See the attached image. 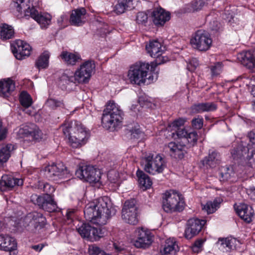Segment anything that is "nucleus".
I'll return each instance as SVG.
<instances>
[{
	"instance_id": "2",
	"label": "nucleus",
	"mask_w": 255,
	"mask_h": 255,
	"mask_svg": "<svg viewBox=\"0 0 255 255\" xmlns=\"http://www.w3.org/2000/svg\"><path fill=\"white\" fill-rule=\"evenodd\" d=\"M107 197L98 198L96 202L89 203L85 207V218L94 224L103 225L106 224L107 220L111 217L114 210L108 204Z\"/></svg>"
},
{
	"instance_id": "45",
	"label": "nucleus",
	"mask_w": 255,
	"mask_h": 255,
	"mask_svg": "<svg viewBox=\"0 0 255 255\" xmlns=\"http://www.w3.org/2000/svg\"><path fill=\"white\" fill-rule=\"evenodd\" d=\"M49 107L54 110L57 108H65V104L63 100H58L55 99H49L47 100Z\"/></svg>"
},
{
	"instance_id": "23",
	"label": "nucleus",
	"mask_w": 255,
	"mask_h": 255,
	"mask_svg": "<svg viewBox=\"0 0 255 255\" xmlns=\"http://www.w3.org/2000/svg\"><path fill=\"white\" fill-rule=\"evenodd\" d=\"M221 162V155L219 152L214 149H210L208 155L201 161L202 164L207 168H214L219 165Z\"/></svg>"
},
{
	"instance_id": "63",
	"label": "nucleus",
	"mask_w": 255,
	"mask_h": 255,
	"mask_svg": "<svg viewBox=\"0 0 255 255\" xmlns=\"http://www.w3.org/2000/svg\"><path fill=\"white\" fill-rule=\"evenodd\" d=\"M65 20H67V16L66 15H61L60 16V17L57 20V22H58V23L60 25H62V23Z\"/></svg>"
},
{
	"instance_id": "42",
	"label": "nucleus",
	"mask_w": 255,
	"mask_h": 255,
	"mask_svg": "<svg viewBox=\"0 0 255 255\" xmlns=\"http://www.w3.org/2000/svg\"><path fill=\"white\" fill-rule=\"evenodd\" d=\"M19 100L21 105L25 108L30 107L33 102L30 95L25 91L20 93Z\"/></svg>"
},
{
	"instance_id": "26",
	"label": "nucleus",
	"mask_w": 255,
	"mask_h": 255,
	"mask_svg": "<svg viewBox=\"0 0 255 255\" xmlns=\"http://www.w3.org/2000/svg\"><path fill=\"white\" fill-rule=\"evenodd\" d=\"M136 239L134 245L137 248H145L152 243V236L151 233L143 230L142 229L136 232Z\"/></svg>"
},
{
	"instance_id": "53",
	"label": "nucleus",
	"mask_w": 255,
	"mask_h": 255,
	"mask_svg": "<svg viewBox=\"0 0 255 255\" xmlns=\"http://www.w3.org/2000/svg\"><path fill=\"white\" fill-rule=\"evenodd\" d=\"M205 2L203 0H194L193 2V8L195 10H201L205 5Z\"/></svg>"
},
{
	"instance_id": "21",
	"label": "nucleus",
	"mask_w": 255,
	"mask_h": 255,
	"mask_svg": "<svg viewBox=\"0 0 255 255\" xmlns=\"http://www.w3.org/2000/svg\"><path fill=\"white\" fill-rule=\"evenodd\" d=\"M174 137L176 139H180L182 144L186 145L187 149L192 147L197 144L198 135L197 131H192L189 132L187 130H181Z\"/></svg>"
},
{
	"instance_id": "34",
	"label": "nucleus",
	"mask_w": 255,
	"mask_h": 255,
	"mask_svg": "<svg viewBox=\"0 0 255 255\" xmlns=\"http://www.w3.org/2000/svg\"><path fill=\"white\" fill-rule=\"evenodd\" d=\"M13 27L7 23H2L0 26V36L2 41L12 39L14 36Z\"/></svg>"
},
{
	"instance_id": "33",
	"label": "nucleus",
	"mask_w": 255,
	"mask_h": 255,
	"mask_svg": "<svg viewBox=\"0 0 255 255\" xmlns=\"http://www.w3.org/2000/svg\"><path fill=\"white\" fill-rule=\"evenodd\" d=\"M0 244V250L4 251L10 252L14 251L17 248L15 239L9 236L2 235V240Z\"/></svg>"
},
{
	"instance_id": "59",
	"label": "nucleus",
	"mask_w": 255,
	"mask_h": 255,
	"mask_svg": "<svg viewBox=\"0 0 255 255\" xmlns=\"http://www.w3.org/2000/svg\"><path fill=\"white\" fill-rule=\"evenodd\" d=\"M44 247V245L43 244H39L38 245H32L30 248L34 250L35 251L40 252Z\"/></svg>"
},
{
	"instance_id": "38",
	"label": "nucleus",
	"mask_w": 255,
	"mask_h": 255,
	"mask_svg": "<svg viewBox=\"0 0 255 255\" xmlns=\"http://www.w3.org/2000/svg\"><path fill=\"white\" fill-rule=\"evenodd\" d=\"M235 172L232 166H222L220 169V179L223 181H228L234 177Z\"/></svg>"
},
{
	"instance_id": "40",
	"label": "nucleus",
	"mask_w": 255,
	"mask_h": 255,
	"mask_svg": "<svg viewBox=\"0 0 255 255\" xmlns=\"http://www.w3.org/2000/svg\"><path fill=\"white\" fill-rule=\"evenodd\" d=\"M11 144L0 145V163L6 162L10 157Z\"/></svg>"
},
{
	"instance_id": "49",
	"label": "nucleus",
	"mask_w": 255,
	"mask_h": 255,
	"mask_svg": "<svg viewBox=\"0 0 255 255\" xmlns=\"http://www.w3.org/2000/svg\"><path fill=\"white\" fill-rule=\"evenodd\" d=\"M90 255H111L106 253L104 250L98 247L92 246L89 248Z\"/></svg>"
},
{
	"instance_id": "27",
	"label": "nucleus",
	"mask_w": 255,
	"mask_h": 255,
	"mask_svg": "<svg viewBox=\"0 0 255 255\" xmlns=\"http://www.w3.org/2000/svg\"><path fill=\"white\" fill-rule=\"evenodd\" d=\"M185 122V119L179 118L169 124L166 127L168 136L174 139H176V137H174V134L176 135L179 132L178 131L181 130H186L184 127Z\"/></svg>"
},
{
	"instance_id": "32",
	"label": "nucleus",
	"mask_w": 255,
	"mask_h": 255,
	"mask_svg": "<svg viewBox=\"0 0 255 255\" xmlns=\"http://www.w3.org/2000/svg\"><path fill=\"white\" fill-rule=\"evenodd\" d=\"M178 250L175 239L169 238L166 240L164 248L160 253L161 255H174Z\"/></svg>"
},
{
	"instance_id": "35",
	"label": "nucleus",
	"mask_w": 255,
	"mask_h": 255,
	"mask_svg": "<svg viewBox=\"0 0 255 255\" xmlns=\"http://www.w3.org/2000/svg\"><path fill=\"white\" fill-rule=\"evenodd\" d=\"M136 174L138 178V182L140 188L143 190H146L151 187L152 181L149 177L143 171L138 169L136 171Z\"/></svg>"
},
{
	"instance_id": "9",
	"label": "nucleus",
	"mask_w": 255,
	"mask_h": 255,
	"mask_svg": "<svg viewBox=\"0 0 255 255\" xmlns=\"http://www.w3.org/2000/svg\"><path fill=\"white\" fill-rule=\"evenodd\" d=\"M138 208L135 199L127 200L122 209V217L127 223L135 225L139 221Z\"/></svg>"
},
{
	"instance_id": "11",
	"label": "nucleus",
	"mask_w": 255,
	"mask_h": 255,
	"mask_svg": "<svg viewBox=\"0 0 255 255\" xmlns=\"http://www.w3.org/2000/svg\"><path fill=\"white\" fill-rule=\"evenodd\" d=\"M76 176L90 183H97L101 179V171L91 165L80 166L75 172Z\"/></svg>"
},
{
	"instance_id": "31",
	"label": "nucleus",
	"mask_w": 255,
	"mask_h": 255,
	"mask_svg": "<svg viewBox=\"0 0 255 255\" xmlns=\"http://www.w3.org/2000/svg\"><path fill=\"white\" fill-rule=\"evenodd\" d=\"M15 89V83L10 78L0 81V96L6 98Z\"/></svg>"
},
{
	"instance_id": "18",
	"label": "nucleus",
	"mask_w": 255,
	"mask_h": 255,
	"mask_svg": "<svg viewBox=\"0 0 255 255\" xmlns=\"http://www.w3.org/2000/svg\"><path fill=\"white\" fill-rule=\"evenodd\" d=\"M161 44L157 40L150 41L148 44H147L145 49L148 53L152 57L156 58V63H154L157 66L164 63L167 61V58L161 56L163 51L161 49Z\"/></svg>"
},
{
	"instance_id": "44",
	"label": "nucleus",
	"mask_w": 255,
	"mask_h": 255,
	"mask_svg": "<svg viewBox=\"0 0 255 255\" xmlns=\"http://www.w3.org/2000/svg\"><path fill=\"white\" fill-rule=\"evenodd\" d=\"M234 239L229 238H220L218 243L221 245V247L226 249V251L228 252L232 249L234 246Z\"/></svg>"
},
{
	"instance_id": "8",
	"label": "nucleus",
	"mask_w": 255,
	"mask_h": 255,
	"mask_svg": "<svg viewBox=\"0 0 255 255\" xmlns=\"http://www.w3.org/2000/svg\"><path fill=\"white\" fill-rule=\"evenodd\" d=\"M162 208L166 213L182 211L184 201L182 195L173 190L167 191L162 197Z\"/></svg>"
},
{
	"instance_id": "51",
	"label": "nucleus",
	"mask_w": 255,
	"mask_h": 255,
	"mask_svg": "<svg viewBox=\"0 0 255 255\" xmlns=\"http://www.w3.org/2000/svg\"><path fill=\"white\" fill-rule=\"evenodd\" d=\"M198 65V60L195 58H192L189 61L187 64V69L189 71L193 72L195 71Z\"/></svg>"
},
{
	"instance_id": "41",
	"label": "nucleus",
	"mask_w": 255,
	"mask_h": 255,
	"mask_svg": "<svg viewBox=\"0 0 255 255\" xmlns=\"http://www.w3.org/2000/svg\"><path fill=\"white\" fill-rule=\"evenodd\" d=\"M249 145V143L247 146L241 144L236 148H234L231 152L233 156H234V158H241L247 153H249L250 152Z\"/></svg>"
},
{
	"instance_id": "25",
	"label": "nucleus",
	"mask_w": 255,
	"mask_h": 255,
	"mask_svg": "<svg viewBox=\"0 0 255 255\" xmlns=\"http://www.w3.org/2000/svg\"><path fill=\"white\" fill-rule=\"evenodd\" d=\"M23 183L22 179L16 178L11 175H3L0 180V189L1 191L9 190L15 185L21 186Z\"/></svg>"
},
{
	"instance_id": "36",
	"label": "nucleus",
	"mask_w": 255,
	"mask_h": 255,
	"mask_svg": "<svg viewBox=\"0 0 255 255\" xmlns=\"http://www.w3.org/2000/svg\"><path fill=\"white\" fill-rule=\"evenodd\" d=\"M134 0H118L117 3L114 7L115 12L119 15L130 9L133 4Z\"/></svg>"
},
{
	"instance_id": "48",
	"label": "nucleus",
	"mask_w": 255,
	"mask_h": 255,
	"mask_svg": "<svg viewBox=\"0 0 255 255\" xmlns=\"http://www.w3.org/2000/svg\"><path fill=\"white\" fill-rule=\"evenodd\" d=\"M77 81L76 78L75 76H68L66 74H63L60 78V84L64 85L69 84L70 83H76Z\"/></svg>"
},
{
	"instance_id": "47",
	"label": "nucleus",
	"mask_w": 255,
	"mask_h": 255,
	"mask_svg": "<svg viewBox=\"0 0 255 255\" xmlns=\"http://www.w3.org/2000/svg\"><path fill=\"white\" fill-rule=\"evenodd\" d=\"M203 118L198 116L197 118H193L191 121V125L193 128L196 129H201L203 126Z\"/></svg>"
},
{
	"instance_id": "3",
	"label": "nucleus",
	"mask_w": 255,
	"mask_h": 255,
	"mask_svg": "<svg viewBox=\"0 0 255 255\" xmlns=\"http://www.w3.org/2000/svg\"><path fill=\"white\" fill-rule=\"evenodd\" d=\"M156 64L152 62H139L131 65L128 73V77L131 84L141 85L149 84L157 79L158 73L155 72Z\"/></svg>"
},
{
	"instance_id": "37",
	"label": "nucleus",
	"mask_w": 255,
	"mask_h": 255,
	"mask_svg": "<svg viewBox=\"0 0 255 255\" xmlns=\"http://www.w3.org/2000/svg\"><path fill=\"white\" fill-rule=\"evenodd\" d=\"M49 54L48 52L45 51L42 53L35 61V67L38 70L46 69L48 67Z\"/></svg>"
},
{
	"instance_id": "56",
	"label": "nucleus",
	"mask_w": 255,
	"mask_h": 255,
	"mask_svg": "<svg viewBox=\"0 0 255 255\" xmlns=\"http://www.w3.org/2000/svg\"><path fill=\"white\" fill-rule=\"evenodd\" d=\"M246 193L251 199L255 200V187H250L246 189Z\"/></svg>"
},
{
	"instance_id": "19",
	"label": "nucleus",
	"mask_w": 255,
	"mask_h": 255,
	"mask_svg": "<svg viewBox=\"0 0 255 255\" xmlns=\"http://www.w3.org/2000/svg\"><path fill=\"white\" fill-rule=\"evenodd\" d=\"M10 47L14 56L18 60L23 59L30 54V46L21 40H16L11 44Z\"/></svg>"
},
{
	"instance_id": "10",
	"label": "nucleus",
	"mask_w": 255,
	"mask_h": 255,
	"mask_svg": "<svg viewBox=\"0 0 255 255\" xmlns=\"http://www.w3.org/2000/svg\"><path fill=\"white\" fill-rule=\"evenodd\" d=\"M193 47L201 51L208 50L212 44V39L210 34L203 29L196 31L192 35L190 40Z\"/></svg>"
},
{
	"instance_id": "13",
	"label": "nucleus",
	"mask_w": 255,
	"mask_h": 255,
	"mask_svg": "<svg viewBox=\"0 0 255 255\" xmlns=\"http://www.w3.org/2000/svg\"><path fill=\"white\" fill-rule=\"evenodd\" d=\"M77 230L82 237L92 242L98 241L104 236V232L101 227H94L87 223H82Z\"/></svg>"
},
{
	"instance_id": "24",
	"label": "nucleus",
	"mask_w": 255,
	"mask_h": 255,
	"mask_svg": "<svg viewBox=\"0 0 255 255\" xmlns=\"http://www.w3.org/2000/svg\"><path fill=\"white\" fill-rule=\"evenodd\" d=\"M241 64L252 72L255 71V55L252 50L244 51L238 55Z\"/></svg>"
},
{
	"instance_id": "30",
	"label": "nucleus",
	"mask_w": 255,
	"mask_h": 255,
	"mask_svg": "<svg viewBox=\"0 0 255 255\" xmlns=\"http://www.w3.org/2000/svg\"><path fill=\"white\" fill-rule=\"evenodd\" d=\"M86 13V10L84 7L73 10L70 14L69 19L71 24L76 26L82 25L84 23V21L82 20V18L84 17Z\"/></svg>"
},
{
	"instance_id": "16",
	"label": "nucleus",
	"mask_w": 255,
	"mask_h": 255,
	"mask_svg": "<svg viewBox=\"0 0 255 255\" xmlns=\"http://www.w3.org/2000/svg\"><path fill=\"white\" fill-rule=\"evenodd\" d=\"M45 171L47 176L53 180H57L58 178L62 179L70 177L69 172L62 163L52 162L48 164L45 167Z\"/></svg>"
},
{
	"instance_id": "7",
	"label": "nucleus",
	"mask_w": 255,
	"mask_h": 255,
	"mask_svg": "<svg viewBox=\"0 0 255 255\" xmlns=\"http://www.w3.org/2000/svg\"><path fill=\"white\" fill-rule=\"evenodd\" d=\"M144 171L156 175L163 172L166 166L164 158L160 154L146 153L141 159Z\"/></svg>"
},
{
	"instance_id": "50",
	"label": "nucleus",
	"mask_w": 255,
	"mask_h": 255,
	"mask_svg": "<svg viewBox=\"0 0 255 255\" xmlns=\"http://www.w3.org/2000/svg\"><path fill=\"white\" fill-rule=\"evenodd\" d=\"M147 19L148 16L146 13L141 11L137 13L136 21L138 24H145L147 22Z\"/></svg>"
},
{
	"instance_id": "54",
	"label": "nucleus",
	"mask_w": 255,
	"mask_h": 255,
	"mask_svg": "<svg viewBox=\"0 0 255 255\" xmlns=\"http://www.w3.org/2000/svg\"><path fill=\"white\" fill-rule=\"evenodd\" d=\"M221 24L218 21L214 20L210 22V28L212 31H219L221 29Z\"/></svg>"
},
{
	"instance_id": "6",
	"label": "nucleus",
	"mask_w": 255,
	"mask_h": 255,
	"mask_svg": "<svg viewBox=\"0 0 255 255\" xmlns=\"http://www.w3.org/2000/svg\"><path fill=\"white\" fill-rule=\"evenodd\" d=\"M54 191V187L46 182L42 190L45 194L42 195H32L31 201L34 204L37 205L39 208L45 211L50 213L56 212L57 205L54 201L53 196L52 195Z\"/></svg>"
},
{
	"instance_id": "12",
	"label": "nucleus",
	"mask_w": 255,
	"mask_h": 255,
	"mask_svg": "<svg viewBox=\"0 0 255 255\" xmlns=\"http://www.w3.org/2000/svg\"><path fill=\"white\" fill-rule=\"evenodd\" d=\"M21 137L26 138L30 142H39L43 138V133L34 124L23 125L19 130Z\"/></svg>"
},
{
	"instance_id": "20",
	"label": "nucleus",
	"mask_w": 255,
	"mask_h": 255,
	"mask_svg": "<svg viewBox=\"0 0 255 255\" xmlns=\"http://www.w3.org/2000/svg\"><path fill=\"white\" fill-rule=\"evenodd\" d=\"M205 223V220L198 218H191L188 220L184 232L185 237L187 239H191L198 235L201 232Z\"/></svg>"
},
{
	"instance_id": "61",
	"label": "nucleus",
	"mask_w": 255,
	"mask_h": 255,
	"mask_svg": "<svg viewBox=\"0 0 255 255\" xmlns=\"http://www.w3.org/2000/svg\"><path fill=\"white\" fill-rule=\"evenodd\" d=\"M138 103L141 107H144V106H148L149 102L147 99H145V97L140 96L138 99Z\"/></svg>"
},
{
	"instance_id": "57",
	"label": "nucleus",
	"mask_w": 255,
	"mask_h": 255,
	"mask_svg": "<svg viewBox=\"0 0 255 255\" xmlns=\"http://www.w3.org/2000/svg\"><path fill=\"white\" fill-rule=\"evenodd\" d=\"M203 209H204L208 214L213 213L215 212V210L213 208L212 205L210 202H207L204 206Z\"/></svg>"
},
{
	"instance_id": "28",
	"label": "nucleus",
	"mask_w": 255,
	"mask_h": 255,
	"mask_svg": "<svg viewBox=\"0 0 255 255\" xmlns=\"http://www.w3.org/2000/svg\"><path fill=\"white\" fill-rule=\"evenodd\" d=\"M236 212L246 223H250L252 221L254 211L251 206L242 204L236 209Z\"/></svg>"
},
{
	"instance_id": "60",
	"label": "nucleus",
	"mask_w": 255,
	"mask_h": 255,
	"mask_svg": "<svg viewBox=\"0 0 255 255\" xmlns=\"http://www.w3.org/2000/svg\"><path fill=\"white\" fill-rule=\"evenodd\" d=\"M45 182L42 181L38 180L37 182L34 184V187L35 188L37 189H39L42 191L43 188H44V186L45 184Z\"/></svg>"
},
{
	"instance_id": "64",
	"label": "nucleus",
	"mask_w": 255,
	"mask_h": 255,
	"mask_svg": "<svg viewBox=\"0 0 255 255\" xmlns=\"http://www.w3.org/2000/svg\"><path fill=\"white\" fill-rule=\"evenodd\" d=\"M250 141L253 143H255V132L251 133L250 135Z\"/></svg>"
},
{
	"instance_id": "43",
	"label": "nucleus",
	"mask_w": 255,
	"mask_h": 255,
	"mask_svg": "<svg viewBox=\"0 0 255 255\" xmlns=\"http://www.w3.org/2000/svg\"><path fill=\"white\" fill-rule=\"evenodd\" d=\"M223 64L222 62H217L214 65L210 66V69L212 77H217L222 72L223 70Z\"/></svg>"
},
{
	"instance_id": "62",
	"label": "nucleus",
	"mask_w": 255,
	"mask_h": 255,
	"mask_svg": "<svg viewBox=\"0 0 255 255\" xmlns=\"http://www.w3.org/2000/svg\"><path fill=\"white\" fill-rule=\"evenodd\" d=\"M113 246L116 252L118 253H120L124 250V247L123 246H121L120 244L117 243H114L113 244Z\"/></svg>"
},
{
	"instance_id": "1",
	"label": "nucleus",
	"mask_w": 255,
	"mask_h": 255,
	"mask_svg": "<svg viewBox=\"0 0 255 255\" xmlns=\"http://www.w3.org/2000/svg\"><path fill=\"white\" fill-rule=\"evenodd\" d=\"M37 0H13L11 5L15 9L17 18L34 19L42 28H46L51 23V16L48 13H39L35 8Z\"/></svg>"
},
{
	"instance_id": "39",
	"label": "nucleus",
	"mask_w": 255,
	"mask_h": 255,
	"mask_svg": "<svg viewBox=\"0 0 255 255\" xmlns=\"http://www.w3.org/2000/svg\"><path fill=\"white\" fill-rule=\"evenodd\" d=\"M60 56L67 64L74 65L76 63L81 59V57L78 54H75L67 51H63Z\"/></svg>"
},
{
	"instance_id": "17",
	"label": "nucleus",
	"mask_w": 255,
	"mask_h": 255,
	"mask_svg": "<svg viewBox=\"0 0 255 255\" xmlns=\"http://www.w3.org/2000/svg\"><path fill=\"white\" fill-rule=\"evenodd\" d=\"M165 149L171 158L176 160L183 159L185 154L187 153L186 145L182 144L181 142H169L165 145Z\"/></svg>"
},
{
	"instance_id": "5",
	"label": "nucleus",
	"mask_w": 255,
	"mask_h": 255,
	"mask_svg": "<svg viewBox=\"0 0 255 255\" xmlns=\"http://www.w3.org/2000/svg\"><path fill=\"white\" fill-rule=\"evenodd\" d=\"M124 113L114 101H110L104 110L102 124L104 127L111 131L120 128L123 120Z\"/></svg>"
},
{
	"instance_id": "29",
	"label": "nucleus",
	"mask_w": 255,
	"mask_h": 255,
	"mask_svg": "<svg viewBox=\"0 0 255 255\" xmlns=\"http://www.w3.org/2000/svg\"><path fill=\"white\" fill-rule=\"evenodd\" d=\"M217 109V105L213 102L194 104L190 108L191 111L193 114L215 111Z\"/></svg>"
},
{
	"instance_id": "52",
	"label": "nucleus",
	"mask_w": 255,
	"mask_h": 255,
	"mask_svg": "<svg viewBox=\"0 0 255 255\" xmlns=\"http://www.w3.org/2000/svg\"><path fill=\"white\" fill-rule=\"evenodd\" d=\"M249 84L251 85L252 87L251 89V94L255 97V76H252L250 79ZM252 106L254 111L255 112V101H252Z\"/></svg>"
},
{
	"instance_id": "58",
	"label": "nucleus",
	"mask_w": 255,
	"mask_h": 255,
	"mask_svg": "<svg viewBox=\"0 0 255 255\" xmlns=\"http://www.w3.org/2000/svg\"><path fill=\"white\" fill-rule=\"evenodd\" d=\"M74 216V211H67L66 214L67 221L68 224L72 223L73 221V218Z\"/></svg>"
},
{
	"instance_id": "4",
	"label": "nucleus",
	"mask_w": 255,
	"mask_h": 255,
	"mask_svg": "<svg viewBox=\"0 0 255 255\" xmlns=\"http://www.w3.org/2000/svg\"><path fill=\"white\" fill-rule=\"evenodd\" d=\"M63 134L68 136L69 145L72 148H80L84 145L90 137V132L81 122L75 121L62 126Z\"/></svg>"
},
{
	"instance_id": "22",
	"label": "nucleus",
	"mask_w": 255,
	"mask_h": 255,
	"mask_svg": "<svg viewBox=\"0 0 255 255\" xmlns=\"http://www.w3.org/2000/svg\"><path fill=\"white\" fill-rule=\"evenodd\" d=\"M151 16L153 23L157 26H162L170 19V13L161 7L154 8Z\"/></svg>"
},
{
	"instance_id": "46",
	"label": "nucleus",
	"mask_w": 255,
	"mask_h": 255,
	"mask_svg": "<svg viewBox=\"0 0 255 255\" xmlns=\"http://www.w3.org/2000/svg\"><path fill=\"white\" fill-rule=\"evenodd\" d=\"M129 131L131 134V138L134 139H138L142 133L139 125L137 124L132 127L129 129Z\"/></svg>"
},
{
	"instance_id": "55",
	"label": "nucleus",
	"mask_w": 255,
	"mask_h": 255,
	"mask_svg": "<svg viewBox=\"0 0 255 255\" xmlns=\"http://www.w3.org/2000/svg\"><path fill=\"white\" fill-rule=\"evenodd\" d=\"M204 241L202 239L196 240L194 243L193 246V251L194 252H198V251L202 248Z\"/></svg>"
},
{
	"instance_id": "14",
	"label": "nucleus",
	"mask_w": 255,
	"mask_h": 255,
	"mask_svg": "<svg viewBox=\"0 0 255 255\" xmlns=\"http://www.w3.org/2000/svg\"><path fill=\"white\" fill-rule=\"evenodd\" d=\"M25 220L28 222V226L32 228L31 230L34 233H41L44 230L47 224L46 217L38 212H32L28 214Z\"/></svg>"
},
{
	"instance_id": "15",
	"label": "nucleus",
	"mask_w": 255,
	"mask_h": 255,
	"mask_svg": "<svg viewBox=\"0 0 255 255\" xmlns=\"http://www.w3.org/2000/svg\"><path fill=\"white\" fill-rule=\"evenodd\" d=\"M95 68L94 62L87 60L82 64L75 71V76L79 83H88L92 76V73Z\"/></svg>"
}]
</instances>
